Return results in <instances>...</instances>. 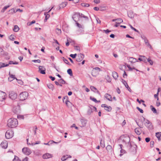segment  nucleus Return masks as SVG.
<instances>
[{"mask_svg": "<svg viewBox=\"0 0 161 161\" xmlns=\"http://www.w3.org/2000/svg\"><path fill=\"white\" fill-rule=\"evenodd\" d=\"M18 124V122L16 119L11 118L8 120L7 125L10 128H14L17 126Z\"/></svg>", "mask_w": 161, "mask_h": 161, "instance_id": "obj_1", "label": "nucleus"}, {"mask_svg": "<svg viewBox=\"0 0 161 161\" xmlns=\"http://www.w3.org/2000/svg\"><path fill=\"white\" fill-rule=\"evenodd\" d=\"M127 147L130 152L136 153L137 151V145L134 142H131L130 144H128Z\"/></svg>", "mask_w": 161, "mask_h": 161, "instance_id": "obj_2", "label": "nucleus"}, {"mask_svg": "<svg viewBox=\"0 0 161 161\" xmlns=\"http://www.w3.org/2000/svg\"><path fill=\"white\" fill-rule=\"evenodd\" d=\"M122 142L127 146L130 142V138L126 135H123L121 136Z\"/></svg>", "mask_w": 161, "mask_h": 161, "instance_id": "obj_3", "label": "nucleus"}, {"mask_svg": "<svg viewBox=\"0 0 161 161\" xmlns=\"http://www.w3.org/2000/svg\"><path fill=\"white\" fill-rule=\"evenodd\" d=\"M28 96V93L24 92L20 93L19 95V99L21 101H23L27 98Z\"/></svg>", "mask_w": 161, "mask_h": 161, "instance_id": "obj_4", "label": "nucleus"}, {"mask_svg": "<svg viewBox=\"0 0 161 161\" xmlns=\"http://www.w3.org/2000/svg\"><path fill=\"white\" fill-rule=\"evenodd\" d=\"M77 15V18H78V21L80 20V18H84L85 20L88 21L89 20V18L87 16H85L82 13H80L79 12H75V16Z\"/></svg>", "mask_w": 161, "mask_h": 161, "instance_id": "obj_5", "label": "nucleus"}, {"mask_svg": "<svg viewBox=\"0 0 161 161\" xmlns=\"http://www.w3.org/2000/svg\"><path fill=\"white\" fill-rule=\"evenodd\" d=\"M14 134V132L12 130H8L6 132L5 137L8 139L11 138L13 137Z\"/></svg>", "mask_w": 161, "mask_h": 161, "instance_id": "obj_6", "label": "nucleus"}, {"mask_svg": "<svg viewBox=\"0 0 161 161\" xmlns=\"http://www.w3.org/2000/svg\"><path fill=\"white\" fill-rule=\"evenodd\" d=\"M22 152L27 155H29L31 153V150L28 147H24L22 149Z\"/></svg>", "mask_w": 161, "mask_h": 161, "instance_id": "obj_7", "label": "nucleus"}, {"mask_svg": "<svg viewBox=\"0 0 161 161\" xmlns=\"http://www.w3.org/2000/svg\"><path fill=\"white\" fill-rule=\"evenodd\" d=\"M6 97V94L5 92L0 91V101H3Z\"/></svg>", "mask_w": 161, "mask_h": 161, "instance_id": "obj_8", "label": "nucleus"}, {"mask_svg": "<svg viewBox=\"0 0 161 161\" xmlns=\"http://www.w3.org/2000/svg\"><path fill=\"white\" fill-rule=\"evenodd\" d=\"M144 124L148 129H151L153 128V126L152 125V123L148 120L147 119L146 120Z\"/></svg>", "mask_w": 161, "mask_h": 161, "instance_id": "obj_9", "label": "nucleus"}, {"mask_svg": "<svg viewBox=\"0 0 161 161\" xmlns=\"http://www.w3.org/2000/svg\"><path fill=\"white\" fill-rule=\"evenodd\" d=\"M9 97L12 100L15 99L17 97V94L13 91L10 92L9 93Z\"/></svg>", "mask_w": 161, "mask_h": 161, "instance_id": "obj_10", "label": "nucleus"}, {"mask_svg": "<svg viewBox=\"0 0 161 161\" xmlns=\"http://www.w3.org/2000/svg\"><path fill=\"white\" fill-rule=\"evenodd\" d=\"M84 58V55L82 53H80L78 55L76 58V61L78 62H80Z\"/></svg>", "mask_w": 161, "mask_h": 161, "instance_id": "obj_11", "label": "nucleus"}, {"mask_svg": "<svg viewBox=\"0 0 161 161\" xmlns=\"http://www.w3.org/2000/svg\"><path fill=\"white\" fill-rule=\"evenodd\" d=\"M13 111L15 114H18L20 113L19 106L18 105L14 107L13 109Z\"/></svg>", "mask_w": 161, "mask_h": 161, "instance_id": "obj_12", "label": "nucleus"}, {"mask_svg": "<svg viewBox=\"0 0 161 161\" xmlns=\"http://www.w3.org/2000/svg\"><path fill=\"white\" fill-rule=\"evenodd\" d=\"M121 82L123 83V84L124 85L125 87L127 89V90L130 92H131L132 90L128 85L127 82H126L123 79H122L121 80Z\"/></svg>", "mask_w": 161, "mask_h": 161, "instance_id": "obj_13", "label": "nucleus"}, {"mask_svg": "<svg viewBox=\"0 0 161 161\" xmlns=\"http://www.w3.org/2000/svg\"><path fill=\"white\" fill-rule=\"evenodd\" d=\"M46 69L44 67L42 66H39V71L40 73L42 74H45Z\"/></svg>", "mask_w": 161, "mask_h": 161, "instance_id": "obj_14", "label": "nucleus"}, {"mask_svg": "<svg viewBox=\"0 0 161 161\" xmlns=\"http://www.w3.org/2000/svg\"><path fill=\"white\" fill-rule=\"evenodd\" d=\"M53 8V7L50 9L47 12L44 13V14L45 16V18L44 20V22H46L47 20L49 18L50 16L49 14H48V13H49Z\"/></svg>", "mask_w": 161, "mask_h": 161, "instance_id": "obj_15", "label": "nucleus"}, {"mask_svg": "<svg viewBox=\"0 0 161 161\" xmlns=\"http://www.w3.org/2000/svg\"><path fill=\"white\" fill-rule=\"evenodd\" d=\"M140 57H139L138 59L140 61H143L145 63L147 62V58L144 56H140Z\"/></svg>", "mask_w": 161, "mask_h": 161, "instance_id": "obj_16", "label": "nucleus"}, {"mask_svg": "<svg viewBox=\"0 0 161 161\" xmlns=\"http://www.w3.org/2000/svg\"><path fill=\"white\" fill-rule=\"evenodd\" d=\"M52 157V155L48 153H46L42 156V158L44 159L50 158Z\"/></svg>", "mask_w": 161, "mask_h": 161, "instance_id": "obj_17", "label": "nucleus"}, {"mask_svg": "<svg viewBox=\"0 0 161 161\" xmlns=\"http://www.w3.org/2000/svg\"><path fill=\"white\" fill-rule=\"evenodd\" d=\"M106 149L108 152L111 153H112V152H113V150L112 149V146L109 145H107L106 147Z\"/></svg>", "mask_w": 161, "mask_h": 161, "instance_id": "obj_18", "label": "nucleus"}, {"mask_svg": "<svg viewBox=\"0 0 161 161\" xmlns=\"http://www.w3.org/2000/svg\"><path fill=\"white\" fill-rule=\"evenodd\" d=\"M1 146L3 148H6L8 146V143L6 141L2 142L1 144Z\"/></svg>", "mask_w": 161, "mask_h": 161, "instance_id": "obj_19", "label": "nucleus"}, {"mask_svg": "<svg viewBox=\"0 0 161 161\" xmlns=\"http://www.w3.org/2000/svg\"><path fill=\"white\" fill-rule=\"evenodd\" d=\"M67 2H66L62 3L59 5L58 7L59 9H60L61 8L65 7L67 5Z\"/></svg>", "mask_w": 161, "mask_h": 161, "instance_id": "obj_20", "label": "nucleus"}, {"mask_svg": "<svg viewBox=\"0 0 161 161\" xmlns=\"http://www.w3.org/2000/svg\"><path fill=\"white\" fill-rule=\"evenodd\" d=\"M104 96H105V97L107 99V100H109V101H112V97H111V95H110L108 93H106L105 95Z\"/></svg>", "mask_w": 161, "mask_h": 161, "instance_id": "obj_21", "label": "nucleus"}, {"mask_svg": "<svg viewBox=\"0 0 161 161\" xmlns=\"http://www.w3.org/2000/svg\"><path fill=\"white\" fill-rule=\"evenodd\" d=\"M129 61L131 63H135L138 61L136 58L133 57H130L129 58Z\"/></svg>", "mask_w": 161, "mask_h": 161, "instance_id": "obj_22", "label": "nucleus"}, {"mask_svg": "<svg viewBox=\"0 0 161 161\" xmlns=\"http://www.w3.org/2000/svg\"><path fill=\"white\" fill-rule=\"evenodd\" d=\"M76 25L79 28L81 29H84V26L83 25H81L79 24L77 21L75 22Z\"/></svg>", "mask_w": 161, "mask_h": 161, "instance_id": "obj_23", "label": "nucleus"}, {"mask_svg": "<svg viewBox=\"0 0 161 161\" xmlns=\"http://www.w3.org/2000/svg\"><path fill=\"white\" fill-rule=\"evenodd\" d=\"M135 131L137 135H140L141 133V130L139 128H136L135 130Z\"/></svg>", "mask_w": 161, "mask_h": 161, "instance_id": "obj_24", "label": "nucleus"}, {"mask_svg": "<svg viewBox=\"0 0 161 161\" xmlns=\"http://www.w3.org/2000/svg\"><path fill=\"white\" fill-rule=\"evenodd\" d=\"M65 100V103L66 105H67V102H69V103H70V102H69V101L68 100V96H66L64 97L63 99V101L64 102Z\"/></svg>", "mask_w": 161, "mask_h": 161, "instance_id": "obj_25", "label": "nucleus"}, {"mask_svg": "<svg viewBox=\"0 0 161 161\" xmlns=\"http://www.w3.org/2000/svg\"><path fill=\"white\" fill-rule=\"evenodd\" d=\"M156 136L158 138V141L161 140L160 137L161 136V132H158L156 133Z\"/></svg>", "mask_w": 161, "mask_h": 161, "instance_id": "obj_26", "label": "nucleus"}, {"mask_svg": "<svg viewBox=\"0 0 161 161\" xmlns=\"http://www.w3.org/2000/svg\"><path fill=\"white\" fill-rule=\"evenodd\" d=\"M112 76L114 79H116L118 77V75L116 72L114 71L112 73Z\"/></svg>", "mask_w": 161, "mask_h": 161, "instance_id": "obj_27", "label": "nucleus"}, {"mask_svg": "<svg viewBox=\"0 0 161 161\" xmlns=\"http://www.w3.org/2000/svg\"><path fill=\"white\" fill-rule=\"evenodd\" d=\"M99 73L98 72H97V71H93V69H92V75L93 77H96L97 75Z\"/></svg>", "mask_w": 161, "mask_h": 161, "instance_id": "obj_28", "label": "nucleus"}, {"mask_svg": "<svg viewBox=\"0 0 161 161\" xmlns=\"http://www.w3.org/2000/svg\"><path fill=\"white\" fill-rule=\"evenodd\" d=\"M128 15L130 18H132L134 17V15L132 11H129L128 14Z\"/></svg>", "mask_w": 161, "mask_h": 161, "instance_id": "obj_29", "label": "nucleus"}, {"mask_svg": "<svg viewBox=\"0 0 161 161\" xmlns=\"http://www.w3.org/2000/svg\"><path fill=\"white\" fill-rule=\"evenodd\" d=\"M9 64H5L4 63H0V69L8 66Z\"/></svg>", "mask_w": 161, "mask_h": 161, "instance_id": "obj_30", "label": "nucleus"}, {"mask_svg": "<svg viewBox=\"0 0 161 161\" xmlns=\"http://www.w3.org/2000/svg\"><path fill=\"white\" fill-rule=\"evenodd\" d=\"M144 42H145V44L148 46L149 47H150V48H152V46L150 44V43L148 42V41L147 40V39L145 40L144 41Z\"/></svg>", "mask_w": 161, "mask_h": 161, "instance_id": "obj_31", "label": "nucleus"}, {"mask_svg": "<svg viewBox=\"0 0 161 161\" xmlns=\"http://www.w3.org/2000/svg\"><path fill=\"white\" fill-rule=\"evenodd\" d=\"M150 108H151L152 111L154 113L156 114L157 113V110L152 105H151L150 106Z\"/></svg>", "mask_w": 161, "mask_h": 161, "instance_id": "obj_32", "label": "nucleus"}, {"mask_svg": "<svg viewBox=\"0 0 161 161\" xmlns=\"http://www.w3.org/2000/svg\"><path fill=\"white\" fill-rule=\"evenodd\" d=\"M90 99L95 102V103H97L100 102V100L98 101L94 97H90Z\"/></svg>", "mask_w": 161, "mask_h": 161, "instance_id": "obj_33", "label": "nucleus"}, {"mask_svg": "<svg viewBox=\"0 0 161 161\" xmlns=\"http://www.w3.org/2000/svg\"><path fill=\"white\" fill-rule=\"evenodd\" d=\"M100 145L101 147L104 148L105 147L104 142V141H102V139L100 140Z\"/></svg>", "mask_w": 161, "mask_h": 161, "instance_id": "obj_34", "label": "nucleus"}, {"mask_svg": "<svg viewBox=\"0 0 161 161\" xmlns=\"http://www.w3.org/2000/svg\"><path fill=\"white\" fill-rule=\"evenodd\" d=\"M58 81L60 83L62 84H64L66 83L65 81L62 78L59 79L58 80Z\"/></svg>", "mask_w": 161, "mask_h": 161, "instance_id": "obj_35", "label": "nucleus"}, {"mask_svg": "<svg viewBox=\"0 0 161 161\" xmlns=\"http://www.w3.org/2000/svg\"><path fill=\"white\" fill-rule=\"evenodd\" d=\"M105 110L107 111L110 112L112 110V108L110 106H108L107 105L105 108Z\"/></svg>", "mask_w": 161, "mask_h": 161, "instance_id": "obj_36", "label": "nucleus"}, {"mask_svg": "<svg viewBox=\"0 0 161 161\" xmlns=\"http://www.w3.org/2000/svg\"><path fill=\"white\" fill-rule=\"evenodd\" d=\"M92 107H90V108L88 109L87 111V114L90 115L92 113Z\"/></svg>", "mask_w": 161, "mask_h": 161, "instance_id": "obj_37", "label": "nucleus"}, {"mask_svg": "<svg viewBox=\"0 0 161 161\" xmlns=\"http://www.w3.org/2000/svg\"><path fill=\"white\" fill-rule=\"evenodd\" d=\"M83 7H89L90 6V4L88 3H82L80 4Z\"/></svg>", "mask_w": 161, "mask_h": 161, "instance_id": "obj_38", "label": "nucleus"}, {"mask_svg": "<svg viewBox=\"0 0 161 161\" xmlns=\"http://www.w3.org/2000/svg\"><path fill=\"white\" fill-rule=\"evenodd\" d=\"M76 34L77 35L83 34L84 33V31H76Z\"/></svg>", "mask_w": 161, "mask_h": 161, "instance_id": "obj_39", "label": "nucleus"}, {"mask_svg": "<svg viewBox=\"0 0 161 161\" xmlns=\"http://www.w3.org/2000/svg\"><path fill=\"white\" fill-rule=\"evenodd\" d=\"M92 69H93V72L94 70V71H97V72H98V73H99V72L100 71H101V69L99 68L98 67H96L93 68Z\"/></svg>", "mask_w": 161, "mask_h": 161, "instance_id": "obj_40", "label": "nucleus"}, {"mask_svg": "<svg viewBox=\"0 0 161 161\" xmlns=\"http://www.w3.org/2000/svg\"><path fill=\"white\" fill-rule=\"evenodd\" d=\"M80 121L83 126H85L86 125V120L84 119H81Z\"/></svg>", "mask_w": 161, "mask_h": 161, "instance_id": "obj_41", "label": "nucleus"}, {"mask_svg": "<svg viewBox=\"0 0 161 161\" xmlns=\"http://www.w3.org/2000/svg\"><path fill=\"white\" fill-rule=\"evenodd\" d=\"M10 6V5H9L4 6L1 10V12L2 13L4 12L8 8H9Z\"/></svg>", "mask_w": 161, "mask_h": 161, "instance_id": "obj_42", "label": "nucleus"}, {"mask_svg": "<svg viewBox=\"0 0 161 161\" xmlns=\"http://www.w3.org/2000/svg\"><path fill=\"white\" fill-rule=\"evenodd\" d=\"M9 39L11 41H14L15 39V37L14 35H11L9 36Z\"/></svg>", "mask_w": 161, "mask_h": 161, "instance_id": "obj_43", "label": "nucleus"}, {"mask_svg": "<svg viewBox=\"0 0 161 161\" xmlns=\"http://www.w3.org/2000/svg\"><path fill=\"white\" fill-rule=\"evenodd\" d=\"M67 72L68 74L72 76L73 75L72 71L71 69H68L67 70Z\"/></svg>", "mask_w": 161, "mask_h": 161, "instance_id": "obj_44", "label": "nucleus"}, {"mask_svg": "<svg viewBox=\"0 0 161 161\" xmlns=\"http://www.w3.org/2000/svg\"><path fill=\"white\" fill-rule=\"evenodd\" d=\"M115 20H117L116 22L118 23L119 24L123 22L122 19L121 18L116 19Z\"/></svg>", "mask_w": 161, "mask_h": 161, "instance_id": "obj_45", "label": "nucleus"}, {"mask_svg": "<svg viewBox=\"0 0 161 161\" xmlns=\"http://www.w3.org/2000/svg\"><path fill=\"white\" fill-rule=\"evenodd\" d=\"M68 155H66V156L65 155H64L61 158V159L62 161H65L68 158V157H67V156H68Z\"/></svg>", "mask_w": 161, "mask_h": 161, "instance_id": "obj_46", "label": "nucleus"}, {"mask_svg": "<svg viewBox=\"0 0 161 161\" xmlns=\"http://www.w3.org/2000/svg\"><path fill=\"white\" fill-rule=\"evenodd\" d=\"M13 161H21L18 157L16 156H14V158L13 160Z\"/></svg>", "mask_w": 161, "mask_h": 161, "instance_id": "obj_47", "label": "nucleus"}, {"mask_svg": "<svg viewBox=\"0 0 161 161\" xmlns=\"http://www.w3.org/2000/svg\"><path fill=\"white\" fill-rule=\"evenodd\" d=\"M47 86L49 89H53V85L52 84H47Z\"/></svg>", "mask_w": 161, "mask_h": 161, "instance_id": "obj_48", "label": "nucleus"}, {"mask_svg": "<svg viewBox=\"0 0 161 161\" xmlns=\"http://www.w3.org/2000/svg\"><path fill=\"white\" fill-rule=\"evenodd\" d=\"M147 60L151 65H152L153 64V62L151 59L150 58H149L148 59L147 58Z\"/></svg>", "mask_w": 161, "mask_h": 161, "instance_id": "obj_49", "label": "nucleus"}, {"mask_svg": "<svg viewBox=\"0 0 161 161\" xmlns=\"http://www.w3.org/2000/svg\"><path fill=\"white\" fill-rule=\"evenodd\" d=\"M35 22H36L35 21V20H33L31 22H28L27 23V25H28L30 26V25H31L32 24H34Z\"/></svg>", "mask_w": 161, "mask_h": 161, "instance_id": "obj_50", "label": "nucleus"}, {"mask_svg": "<svg viewBox=\"0 0 161 161\" xmlns=\"http://www.w3.org/2000/svg\"><path fill=\"white\" fill-rule=\"evenodd\" d=\"M3 56H8V53L7 52H5L3 51L2 53V55H1Z\"/></svg>", "mask_w": 161, "mask_h": 161, "instance_id": "obj_51", "label": "nucleus"}, {"mask_svg": "<svg viewBox=\"0 0 161 161\" xmlns=\"http://www.w3.org/2000/svg\"><path fill=\"white\" fill-rule=\"evenodd\" d=\"M19 30V28L17 25H14V27L13 28V30Z\"/></svg>", "mask_w": 161, "mask_h": 161, "instance_id": "obj_52", "label": "nucleus"}, {"mask_svg": "<svg viewBox=\"0 0 161 161\" xmlns=\"http://www.w3.org/2000/svg\"><path fill=\"white\" fill-rule=\"evenodd\" d=\"M76 17H77V15L75 16V13L74 15H73V16L72 17V18L75 22H76L77 21V20H76Z\"/></svg>", "mask_w": 161, "mask_h": 161, "instance_id": "obj_53", "label": "nucleus"}, {"mask_svg": "<svg viewBox=\"0 0 161 161\" xmlns=\"http://www.w3.org/2000/svg\"><path fill=\"white\" fill-rule=\"evenodd\" d=\"M69 56L73 58H76L77 56V54L76 53H75V54H70Z\"/></svg>", "mask_w": 161, "mask_h": 161, "instance_id": "obj_54", "label": "nucleus"}, {"mask_svg": "<svg viewBox=\"0 0 161 161\" xmlns=\"http://www.w3.org/2000/svg\"><path fill=\"white\" fill-rule=\"evenodd\" d=\"M90 88L92 91H93V92H95V91L97 90V89L96 87H95L91 86L90 87Z\"/></svg>", "mask_w": 161, "mask_h": 161, "instance_id": "obj_55", "label": "nucleus"}, {"mask_svg": "<svg viewBox=\"0 0 161 161\" xmlns=\"http://www.w3.org/2000/svg\"><path fill=\"white\" fill-rule=\"evenodd\" d=\"M136 109L139 111H140V112L141 113H143V110L140 108H139V107H136Z\"/></svg>", "mask_w": 161, "mask_h": 161, "instance_id": "obj_56", "label": "nucleus"}, {"mask_svg": "<svg viewBox=\"0 0 161 161\" xmlns=\"http://www.w3.org/2000/svg\"><path fill=\"white\" fill-rule=\"evenodd\" d=\"M9 76L12 79H16V80H17V79L15 77V75H13L12 74H10V73L9 74Z\"/></svg>", "mask_w": 161, "mask_h": 161, "instance_id": "obj_57", "label": "nucleus"}, {"mask_svg": "<svg viewBox=\"0 0 161 161\" xmlns=\"http://www.w3.org/2000/svg\"><path fill=\"white\" fill-rule=\"evenodd\" d=\"M17 118L18 119H24V117L23 115H17Z\"/></svg>", "mask_w": 161, "mask_h": 161, "instance_id": "obj_58", "label": "nucleus"}, {"mask_svg": "<svg viewBox=\"0 0 161 161\" xmlns=\"http://www.w3.org/2000/svg\"><path fill=\"white\" fill-rule=\"evenodd\" d=\"M136 101L138 102L139 103H144V101L142 100V99H141L140 100H139V99L138 98H137L136 100Z\"/></svg>", "mask_w": 161, "mask_h": 161, "instance_id": "obj_59", "label": "nucleus"}, {"mask_svg": "<svg viewBox=\"0 0 161 161\" xmlns=\"http://www.w3.org/2000/svg\"><path fill=\"white\" fill-rule=\"evenodd\" d=\"M32 61L34 63H40L41 62V60L40 59L33 60Z\"/></svg>", "mask_w": 161, "mask_h": 161, "instance_id": "obj_60", "label": "nucleus"}, {"mask_svg": "<svg viewBox=\"0 0 161 161\" xmlns=\"http://www.w3.org/2000/svg\"><path fill=\"white\" fill-rule=\"evenodd\" d=\"M150 147H153L154 146V142L153 141H151L150 142Z\"/></svg>", "mask_w": 161, "mask_h": 161, "instance_id": "obj_61", "label": "nucleus"}, {"mask_svg": "<svg viewBox=\"0 0 161 161\" xmlns=\"http://www.w3.org/2000/svg\"><path fill=\"white\" fill-rule=\"evenodd\" d=\"M159 93H158V92H157L156 94H155L154 95V97L155 98H157V100H158V95Z\"/></svg>", "mask_w": 161, "mask_h": 161, "instance_id": "obj_62", "label": "nucleus"}, {"mask_svg": "<svg viewBox=\"0 0 161 161\" xmlns=\"http://www.w3.org/2000/svg\"><path fill=\"white\" fill-rule=\"evenodd\" d=\"M63 61L66 64H68V65H70L69 63L68 62V60L67 59H66V58Z\"/></svg>", "mask_w": 161, "mask_h": 161, "instance_id": "obj_63", "label": "nucleus"}, {"mask_svg": "<svg viewBox=\"0 0 161 161\" xmlns=\"http://www.w3.org/2000/svg\"><path fill=\"white\" fill-rule=\"evenodd\" d=\"M106 80L108 82H111V79L108 76L106 78Z\"/></svg>", "mask_w": 161, "mask_h": 161, "instance_id": "obj_64", "label": "nucleus"}]
</instances>
